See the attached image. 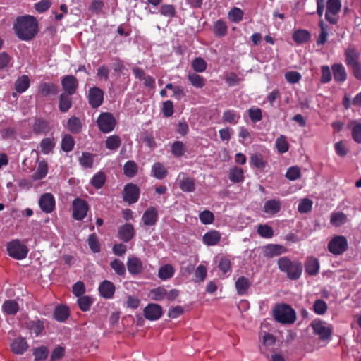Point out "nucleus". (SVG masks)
Segmentation results:
<instances>
[{"mask_svg": "<svg viewBox=\"0 0 361 361\" xmlns=\"http://www.w3.org/2000/svg\"><path fill=\"white\" fill-rule=\"evenodd\" d=\"M13 30L20 40L30 41L39 32L38 22L30 15L18 16L13 24Z\"/></svg>", "mask_w": 361, "mask_h": 361, "instance_id": "f257e3e1", "label": "nucleus"}, {"mask_svg": "<svg viewBox=\"0 0 361 361\" xmlns=\"http://www.w3.org/2000/svg\"><path fill=\"white\" fill-rule=\"evenodd\" d=\"M277 264L279 270L286 274L288 279L296 281L300 278L303 270L300 262L292 261L287 257H282L278 259Z\"/></svg>", "mask_w": 361, "mask_h": 361, "instance_id": "f03ea898", "label": "nucleus"}, {"mask_svg": "<svg viewBox=\"0 0 361 361\" xmlns=\"http://www.w3.org/2000/svg\"><path fill=\"white\" fill-rule=\"evenodd\" d=\"M273 317L276 321L284 324H293L296 320L295 310L287 304H278L273 310Z\"/></svg>", "mask_w": 361, "mask_h": 361, "instance_id": "7ed1b4c3", "label": "nucleus"}, {"mask_svg": "<svg viewBox=\"0 0 361 361\" xmlns=\"http://www.w3.org/2000/svg\"><path fill=\"white\" fill-rule=\"evenodd\" d=\"M97 126L101 132L109 133L114 130L116 121L114 115L109 112H102L97 120Z\"/></svg>", "mask_w": 361, "mask_h": 361, "instance_id": "20e7f679", "label": "nucleus"}, {"mask_svg": "<svg viewBox=\"0 0 361 361\" xmlns=\"http://www.w3.org/2000/svg\"><path fill=\"white\" fill-rule=\"evenodd\" d=\"M341 8V2L340 0H327L325 13V19L326 21L332 25L336 24L339 19L338 13Z\"/></svg>", "mask_w": 361, "mask_h": 361, "instance_id": "39448f33", "label": "nucleus"}, {"mask_svg": "<svg viewBox=\"0 0 361 361\" xmlns=\"http://www.w3.org/2000/svg\"><path fill=\"white\" fill-rule=\"evenodd\" d=\"M7 251L10 257L16 259H23L27 257L28 249L18 240L8 243Z\"/></svg>", "mask_w": 361, "mask_h": 361, "instance_id": "423d86ee", "label": "nucleus"}, {"mask_svg": "<svg viewBox=\"0 0 361 361\" xmlns=\"http://www.w3.org/2000/svg\"><path fill=\"white\" fill-rule=\"evenodd\" d=\"M348 249V240L343 235L334 237L328 243L329 251L335 255H339L345 252Z\"/></svg>", "mask_w": 361, "mask_h": 361, "instance_id": "0eeeda50", "label": "nucleus"}, {"mask_svg": "<svg viewBox=\"0 0 361 361\" xmlns=\"http://www.w3.org/2000/svg\"><path fill=\"white\" fill-rule=\"evenodd\" d=\"M73 218L78 221H82L87 216L89 205L86 200L77 197L73 201Z\"/></svg>", "mask_w": 361, "mask_h": 361, "instance_id": "6e6552de", "label": "nucleus"}, {"mask_svg": "<svg viewBox=\"0 0 361 361\" xmlns=\"http://www.w3.org/2000/svg\"><path fill=\"white\" fill-rule=\"evenodd\" d=\"M315 334L319 335L322 341L330 340L332 335V329L325 325V322L320 319H314L310 324Z\"/></svg>", "mask_w": 361, "mask_h": 361, "instance_id": "1a4fd4ad", "label": "nucleus"}, {"mask_svg": "<svg viewBox=\"0 0 361 361\" xmlns=\"http://www.w3.org/2000/svg\"><path fill=\"white\" fill-rule=\"evenodd\" d=\"M139 187L133 183H127L123 188V200L128 204H133L138 201L140 197Z\"/></svg>", "mask_w": 361, "mask_h": 361, "instance_id": "9d476101", "label": "nucleus"}, {"mask_svg": "<svg viewBox=\"0 0 361 361\" xmlns=\"http://www.w3.org/2000/svg\"><path fill=\"white\" fill-rule=\"evenodd\" d=\"M61 85L63 91V93L73 95L78 91L79 82L75 76L66 75L61 78Z\"/></svg>", "mask_w": 361, "mask_h": 361, "instance_id": "9b49d317", "label": "nucleus"}, {"mask_svg": "<svg viewBox=\"0 0 361 361\" xmlns=\"http://www.w3.org/2000/svg\"><path fill=\"white\" fill-rule=\"evenodd\" d=\"M104 94V91L99 87H93L89 90L87 94L88 103L92 109H97L102 104Z\"/></svg>", "mask_w": 361, "mask_h": 361, "instance_id": "f8f14e48", "label": "nucleus"}, {"mask_svg": "<svg viewBox=\"0 0 361 361\" xmlns=\"http://www.w3.org/2000/svg\"><path fill=\"white\" fill-rule=\"evenodd\" d=\"M143 314L147 320L156 321L162 316L163 309L160 305L149 303L144 308Z\"/></svg>", "mask_w": 361, "mask_h": 361, "instance_id": "ddd939ff", "label": "nucleus"}, {"mask_svg": "<svg viewBox=\"0 0 361 361\" xmlns=\"http://www.w3.org/2000/svg\"><path fill=\"white\" fill-rule=\"evenodd\" d=\"M286 252L287 249L286 247L278 244H269L262 247V254L264 257L267 258H272Z\"/></svg>", "mask_w": 361, "mask_h": 361, "instance_id": "4468645a", "label": "nucleus"}, {"mask_svg": "<svg viewBox=\"0 0 361 361\" xmlns=\"http://www.w3.org/2000/svg\"><path fill=\"white\" fill-rule=\"evenodd\" d=\"M135 232L133 226L131 224L126 223L118 229V237L124 243H128L135 236Z\"/></svg>", "mask_w": 361, "mask_h": 361, "instance_id": "2eb2a0df", "label": "nucleus"}, {"mask_svg": "<svg viewBox=\"0 0 361 361\" xmlns=\"http://www.w3.org/2000/svg\"><path fill=\"white\" fill-rule=\"evenodd\" d=\"M40 209L45 213H51L55 207V199L51 193H44L39 199Z\"/></svg>", "mask_w": 361, "mask_h": 361, "instance_id": "dca6fc26", "label": "nucleus"}, {"mask_svg": "<svg viewBox=\"0 0 361 361\" xmlns=\"http://www.w3.org/2000/svg\"><path fill=\"white\" fill-rule=\"evenodd\" d=\"M59 93V87L53 82H42L38 90V94L43 97L56 96Z\"/></svg>", "mask_w": 361, "mask_h": 361, "instance_id": "f3484780", "label": "nucleus"}, {"mask_svg": "<svg viewBox=\"0 0 361 361\" xmlns=\"http://www.w3.org/2000/svg\"><path fill=\"white\" fill-rule=\"evenodd\" d=\"M126 264L128 270L131 275H138L143 271L142 262L138 257H129Z\"/></svg>", "mask_w": 361, "mask_h": 361, "instance_id": "a211bd4d", "label": "nucleus"}, {"mask_svg": "<svg viewBox=\"0 0 361 361\" xmlns=\"http://www.w3.org/2000/svg\"><path fill=\"white\" fill-rule=\"evenodd\" d=\"M98 290L102 297L111 299L115 293V286L111 281L104 280L99 284Z\"/></svg>", "mask_w": 361, "mask_h": 361, "instance_id": "6ab92c4d", "label": "nucleus"}, {"mask_svg": "<svg viewBox=\"0 0 361 361\" xmlns=\"http://www.w3.org/2000/svg\"><path fill=\"white\" fill-rule=\"evenodd\" d=\"M221 234L216 230H210L202 236V242L207 246L216 245L221 240Z\"/></svg>", "mask_w": 361, "mask_h": 361, "instance_id": "aec40b11", "label": "nucleus"}, {"mask_svg": "<svg viewBox=\"0 0 361 361\" xmlns=\"http://www.w3.org/2000/svg\"><path fill=\"white\" fill-rule=\"evenodd\" d=\"M158 218L157 209L154 207H151L145 211L142 219L145 226H151L156 224Z\"/></svg>", "mask_w": 361, "mask_h": 361, "instance_id": "412c9836", "label": "nucleus"}, {"mask_svg": "<svg viewBox=\"0 0 361 361\" xmlns=\"http://www.w3.org/2000/svg\"><path fill=\"white\" fill-rule=\"evenodd\" d=\"M305 271L310 276H316L319 271V262L314 257H308L305 262Z\"/></svg>", "mask_w": 361, "mask_h": 361, "instance_id": "4be33fe9", "label": "nucleus"}, {"mask_svg": "<svg viewBox=\"0 0 361 361\" xmlns=\"http://www.w3.org/2000/svg\"><path fill=\"white\" fill-rule=\"evenodd\" d=\"M345 62L348 67L359 63L360 53L354 47H348L345 50Z\"/></svg>", "mask_w": 361, "mask_h": 361, "instance_id": "5701e85b", "label": "nucleus"}, {"mask_svg": "<svg viewBox=\"0 0 361 361\" xmlns=\"http://www.w3.org/2000/svg\"><path fill=\"white\" fill-rule=\"evenodd\" d=\"M10 346L11 351L16 355H23L29 347L25 338L23 337L16 338Z\"/></svg>", "mask_w": 361, "mask_h": 361, "instance_id": "b1692460", "label": "nucleus"}, {"mask_svg": "<svg viewBox=\"0 0 361 361\" xmlns=\"http://www.w3.org/2000/svg\"><path fill=\"white\" fill-rule=\"evenodd\" d=\"M24 326L30 333L35 334V336H39L44 329V322L39 319L27 320Z\"/></svg>", "mask_w": 361, "mask_h": 361, "instance_id": "393cba45", "label": "nucleus"}, {"mask_svg": "<svg viewBox=\"0 0 361 361\" xmlns=\"http://www.w3.org/2000/svg\"><path fill=\"white\" fill-rule=\"evenodd\" d=\"M334 79L337 82H343L347 79V72L341 63H334L331 66Z\"/></svg>", "mask_w": 361, "mask_h": 361, "instance_id": "a878e982", "label": "nucleus"}, {"mask_svg": "<svg viewBox=\"0 0 361 361\" xmlns=\"http://www.w3.org/2000/svg\"><path fill=\"white\" fill-rule=\"evenodd\" d=\"M281 208L279 200L272 199L267 201L263 207V212L269 215L276 214Z\"/></svg>", "mask_w": 361, "mask_h": 361, "instance_id": "bb28decb", "label": "nucleus"}, {"mask_svg": "<svg viewBox=\"0 0 361 361\" xmlns=\"http://www.w3.org/2000/svg\"><path fill=\"white\" fill-rule=\"evenodd\" d=\"M293 40L298 44L309 42L311 39V33L304 29H298L293 32Z\"/></svg>", "mask_w": 361, "mask_h": 361, "instance_id": "cd10ccee", "label": "nucleus"}, {"mask_svg": "<svg viewBox=\"0 0 361 361\" xmlns=\"http://www.w3.org/2000/svg\"><path fill=\"white\" fill-rule=\"evenodd\" d=\"M67 129L73 134H79L82 130V123L81 120L75 116H71L67 121Z\"/></svg>", "mask_w": 361, "mask_h": 361, "instance_id": "c85d7f7f", "label": "nucleus"}, {"mask_svg": "<svg viewBox=\"0 0 361 361\" xmlns=\"http://www.w3.org/2000/svg\"><path fill=\"white\" fill-rule=\"evenodd\" d=\"M72 94L61 93L59 97V110L61 113H66L73 105Z\"/></svg>", "mask_w": 361, "mask_h": 361, "instance_id": "c756f323", "label": "nucleus"}, {"mask_svg": "<svg viewBox=\"0 0 361 361\" xmlns=\"http://www.w3.org/2000/svg\"><path fill=\"white\" fill-rule=\"evenodd\" d=\"M235 286L238 295H243L246 294L247 290L250 288L251 282L247 278L240 276L236 280Z\"/></svg>", "mask_w": 361, "mask_h": 361, "instance_id": "7c9ffc66", "label": "nucleus"}, {"mask_svg": "<svg viewBox=\"0 0 361 361\" xmlns=\"http://www.w3.org/2000/svg\"><path fill=\"white\" fill-rule=\"evenodd\" d=\"M30 85V80L27 75H23L15 82V90L18 93L25 92Z\"/></svg>", "mask_w": 361, "mask_h": 361, "instance_id": "2f4dec72", "label": "nucleus"}, {"mask_svg": "<svg viewBox=\"0 0 361 361\" xmlns=\"http://www.w3.org/2000/svg\"><path fill=\"white\" fill-rule=\"evenodd\" d=\"M32 130L35 134H46L50 130L49 123L47 121L37 118L33 124Z\"/></svg>", "mask_w": 361, "mask_h": 361, "instance_id": "473e14b6", "label": "nucleus"}, {"mask_svg": "<svg viewBox=\"0 0 361 361\" xmlns=\"http://www.w3.org/2000/svg\"><path fill=\"white\" fill-rule=\"evenodd\" d=\"M244 171L238 166L231 168L229 171L228 178L233 183H239L244 180Z\"/></svg>", "mask_w": 361, "mask_h": 361, "instance_id": "72a5a7b5", "label": "nucleus"}, {"mask_svg": "<svg viewBox=\"0 0 361 361\" xmlns=\"http://www.w3.org/2000/svg\"><path fill=\"white\" fill-rule=\"evenodd\" d=\"M152 174L157 179L161 180L167 176L168 171L163 164L156 162L152 165Z\"/></svg>", "mask_w": 361, "mask_h": 361, "instance_id": "f704fd0d", "label": "nucleus"}, {"mask_svg": "<svg viewBox=\"0 0 361 361\" xmlns=\"http://www.w3.org/2000/svg\"><path fill=\"white\" fill-rule=\"evenodd\" d=\"M48 172V164L46 161L42 160L38 163L36 171L32 174L34 180H41L44 178Z\"/></svg>", "mask_w": 361, "mask_h": 361, "instance_id": "c9c22d12", "label": "nucleus"}, {"mask_svg": "<svg viewBox=\"0 0 361 361\" xmlns=\"http://www.w3.org/2000/svg\"><path fill=\"white\" fill-rule=\"evenodd\" d=\"M2 310L6 314L14 315L18 312L19 306L16 300H7L3 303Z\"/></svg>", "mask_w": 361, "mask_h": 361, "instance_id": "e433bc0d", "label": "nucleus"}, {"mask_svg": "<svg viewBox=\"0 0 361 361\" xmlns=\"http://www.w3.org/2000/svg\"><path fill=\"white\" fill-rule=\"evenodd\" d=\"M69 317V309L65 305H58L54 312V317L59 322H64Z\"/></svg>", "mask_w": 361, "mask_h": 361, "instance_id": "4c0bfd02", "label": "nucleus"}, {"mask_svg": "<svg viewBox=\"0 0 361 361\" xmlns=\"http://www.w3.org/2000/svg\"><path fill=\"white\" fill-rule=\"evenodd\" d=\"M175 270L169 264L161 266L158 272V276L164 281L171 279L174 274Z\"/></svg>", "mask_w": 361, "mask_h": 361, "instance_id": "58836bf2", "label": "nucleus"}, {"mask_svg": "<svg viewBox=\"0 0 361 361\" xmlns=\"http://www.w3.org/2000/svg\"><path fill=\"white\" fill-rule=\"evenodd\" d=\"M75 140L70 134H65L61 140V147L65 152H70L74 148Z\"/></svg>", "mask_w": 361, "mask_h": 361, "instance_id": "ea45409f", "label": "nucleus"}, {"mask_svg": "<svg viewBox=\"0 0 361 361\" xmlns=\"http://www.w3.org/2000/svg\"><path fill=\"white\" fill-rule=\"evenodd\" d=\"M138 171V166L134 161H128L123 166V173L128 178L134 177Z\"/></svg>", "mask_w": 361, "mask_h": 361, "instance_id": "a19ab883", "label": "nucleus"}, {"mask_svg": "<svg viewBox=\"0 0 361 361\" xmlns=\"http://www.w3.org/2000/svg\"><path fill=\"white\" fill-rule=\"evenodd\" d=\"M106 175L102 171L95 173L90 180L91 185L96 189H100L103 187L106 182Z\"/></svg>", "mask_w": 361, "mask_h": 361, "instance_id": "79ce46f5", "label": "nucleus"}, {"mask_svg": "<svg viewBox=\"0 0 361 361\" xmlns=\"http://www.w3.org/2000/svg\"><path fill=\"white\" fill-rule=\"evenodd\" d=\"M347 221V216L341 212H333L331 214L330 223L334 226H340Z\"/></svg>", "mask_w": 361, "mask_h": 361, "instance_id": "37998d69", "label": "nucleus"}, {"mask_svg": "<svg viewBox=\"0 0 361 361\" xmlns=\"http://www.w3.org/2000/svg\"><path fill=\"white\" fill-rule=\"evenodd\" d=\"M240 117V115L235 111L228 109L223 113L222 119L224 122L235 125L238 122Z\"/></svg>", "mask_w": 361, "mask_h": 361, "instance_id": "c03bdc74", "label": "nucleus"}, {"mask_svg": "<svg viewBox=\"0 0 361 361\" xmlns=\"http://www.w3.org/2000/svg\"><path fill=\"white\" fill-rule=\"evenodd\" d=\"M188 79L191 85L196 88H202L205 85L204 78L195 73H189Z\"/></svg>", "mask_w": 361, "mask_h": 361, "instance_id": "a18cd8bd", "label": "nucleus"}, {"mask_svg": "<svg viewBox=\"0 0 361 361\" xmlns=\"http://www.w3.org/2000/svg\"><path fill=\"white\" fill-rule=\"evenodd\" d=\"M180 188L183 192H193L195 190V179L188 177L183 178L180 183Z\"/></svg>", "mask_w": 361, "mask_h": 361, "instance_id": "49530a36", "label": "nucleus"}, {"mask_svg": "<svg viewBox=\"0 0 361 361\" xmlns=\"http://www.w3.org/2000/svg\"><path fill=\"white\" fill-rule=\"evenodd\" d=\"M54 145V138H44L39 144L40 151L42 153L47 154L53 149Z\"/></svg>", "mask_w": 361, "mask_h": 361, "instance_id": "de8ad7c7", "label": "nucleus"}, {"mask_svg": "<svg viewBox=\"0 0 361 361\" xmlns=\"http://www.w3.org/2000/svg\"><path fill=\"white\" fill-rule=\"evenodd\" d=\"M94 155L90 152H82L79 158V163L86 169H90L93 166Z\"/></svg>", "mask_w": 361, "mask_h": 361, "instance_id": "09e8293b", "label": "nucleus"}, {"mask_svg": "<svg viewBox=\"0 0 361 361\" xmlns=\"http://www.w3.org/2000/svg\"><path fill=\"white\" fill-rule=\"evenodd\" d=\"M111 268L115 271V273L120 276H124L126 274V267L122 261L118 259H114L110 263Z\"/></svg>", "mask_w": 361, "mask_h": 361, "instance_id": "8fccbe9b", "label": "nucleus"}, {"mask_svg": "<svg viewBox=\"0 0 361 361\" xmlns=\"http://www.w3.org/2000/svg\"><path fill=\"white\" fill-rule=\"evenodd\" d=\"M78 305L82 312H87L90 309L93 302L91 297L88 295H82L78 298Z\"/></svg>", "mask_w": 361, "mask_h": 361, "instance_id": "3c124183", "label": "nucleus"}, {"mask_svg": "<svg viewBox=\"0 0 361 361\" xmlns=\"http://www.w3.org/2000/svg\"><path fill=\"white\" fill-rule=\"evenodd\" d=\"M171 153L176 157H180L184 155L186 149L185 145L181 141H175L171 145Z\"/></svg>", "mask_w": 361, "mask_h": 361, "instance_id": "603ef678", "label": "nucleus"}, {"mask_svg": "<svg viewBox=\"0 0 361 361\" xmlns=\"http://www.w3.org/2000/svg\"><path fill=\"white\" fill-rule=\"evenodd\" d=\"M276 147L279 152L283 154L288 151L289 144L285 135H280L276 140Z\"/></svg>", "mask_w": 361, "mask_h": 361, "instance_id": "864d4df0", "label": "nucleus"}, {"mask_svg": "<svg viewBox=\"0 0 361 361\" xmlns=\"http://www.w3.org/2000/svg\"><path fill=\"white\" fill-rule=\"evenodd\" d=\"M121 144V138L116 135L108 137L105 142L106 147L110 150L117 149Z\"/></svg>", "mask_w": 361, "mask_h": 361, "instance_id": "5fc2aeb1", "label": "nucleus"}, {"mask_svg": "<svg viewBox=\"0 0 361 361\" xmlns=\"http://www.w3.org/2000/svg\"><path fill=\"white\" fill-rule=\"evenodd\" d=\"M267 161L260 154H254L250 157V164L259 169H263L267 165Z\"/></svg>", "mask_w": 361, "mask_h": 361, "instance_id": "6e6d98bb", "label": "nucleus"}, {"mask_svg": "<svg viewBox=\"0 0 361 361\" xmlns=\"http://www.w3.org/2000/svg\"><path fill=\"white\" fill-rule=\"evenodd\" d=\"M257 231L258 234L264 238H271L274 235L272 228L267 224H259Z\"/></svg>", "mask_w": 361, "mask_h": 361, "instance_id": "4d7b16f0", "label": "nucleus"}, {"mask_svg": "<svg viewBox=\"0 0 361 361\" xmlns=\"http://www.w3.org/2000/svg\"><path fill=\"white\" fill-rule=\"evenodd\" d=\"M199 219L202 224L208 225L214 223L215 217L211 211L205 209L200 213Z\"/></svg>", "mask_w": 361, "mask_h": 361, "instance_id": "13d9d810", "label": "nucleus"}, {"mask_svg": "<svg viewBox=\"0 0 361 361\" xmlns=\"http://www.w3.org/2000/svg\"><path fill=\"white\" fill-rule=\"evenodd\" d=\"M192 67L197 73L204 72L207 66L205 60L201 57H197L192 61Z\"/></svg>", "mask_w": 361, "mask_h": 361, "instance_id": "bf43d9fd", "label": "nucleus"}, {"mask_svg": "<svg viewBox=\"0 0 361 361\" xmlns=\"http://www.w3.org/2000/svg\"><path fill=\"white\" fill-rule=\"evenodd\" d=\"M313 202L309 198H303L298 204V210L301 214L310 212L312 209Z\"/></svg>", "mask_w": 361, "mask_h": 361, "instance_id": "052dcab7", "label": "nucleus"}, {"mask_svg": "<svg viewBox=\"0 0 361 361\" xmlns=\"http://www.w3.org/2000/svg\"><path fill=\"white\" fill-rule=\"evenodd\" d=\"M328 309L327 304L325 301L321 299L315 300L313 305V311L318 315L324 314Z\"/></svg>", "mask_w": 361, "mask_h": 361, "instance_id": "680f3d73", "label": "nucleus"}, {"mask_svg": "<svg viewBox=\"0 0 361 361\" xmlns=\"http://www.w3.org/2000/svg\"><path fill=\"white\" fill-rule=\"evenodd\" d=\"M87 243L92 252L98 253L100 252V244L95 233H92L89 235Z\"/></svg>", "mask_w": 361, "mask_h": 361, "instance_id": "e2e57ef3", "label": "nucleus"}, {"mask_svg": "<svg viewBox=\"0 0 361 361\" xmlns=\"http://www.w3.org/2000/svg\"><path fill=\"white\" fill-rule=\"evenodd\" d=\"M214 32L216 36L223 37L226 35L227 26L223 20H217L214 26Z\"/></svg>", "mask_w": 361, "mask_h": 361, "instance_id": "0e129e2a", "label": "nucleus"}, {"mask_svg": "<svg viewBox=\"0 0 361 361\" xmlns=\"http://www.w3.org/2000/svg\"><path fill=\"white\" fill-rule=\"evenodd\" d=\"M49 354V350L47 347L41 346L35 349L33 355L35 356V361L44 360Z\"/></svg>", "mask_w": 361, "mask_h": 361, "instance_id": "69168bd1", "label": "nucleus"}, {"mask_svg": "<svg viewBox=\"0 0 361 361\" xmlns=\"http://www.w3.org/2000/svg\"><path fill=\"white\" fill-rule=\"evenodd\" d=\"M243 17V11L237 7L233 8L228 13L229 19L234 23H239Z\"/></svg>", "mask_w": 361, "mask_h": 361, "instance_id": "338daca9", "label": "nucleus"}, {"mask_svg": "<svg viewBox=\"0 0 361 361\" xmlns=\"http://www.w3.org/2000/svg\"><path fill=\"white\" fill-rule=\"evenodd\" d=\"M142 139L145 145L151 150H153L157 147L156 141L152 132H145Z\"/></svg>", "mask_w": 361, "mask_h": 361, "instance_id": "774afa93", "label": "nucleus"}]
</instances>
